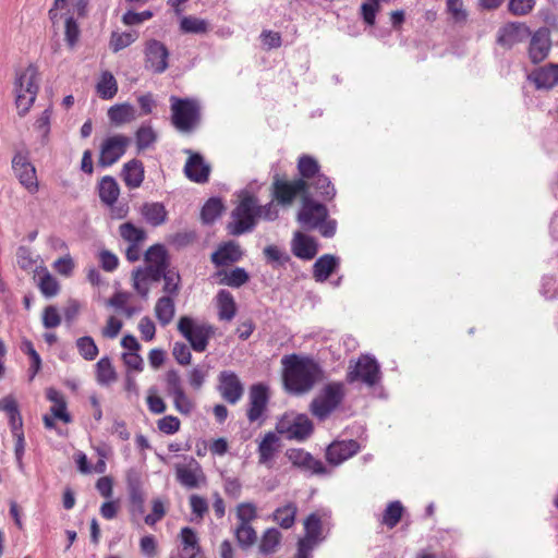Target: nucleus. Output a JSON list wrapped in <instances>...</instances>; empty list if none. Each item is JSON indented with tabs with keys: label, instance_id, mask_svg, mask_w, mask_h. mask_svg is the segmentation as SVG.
<instances>
[{
	"label": "nucleus",
	"instance_id": "11",
	"mask_svg": "<svg viewBox=\"0 0 558 558\" xmlns=\"http://www.w3.org/2000/svg\"><path fill=\"white\" fill-rule=\"evenodd\" d=\"M49 19L57 26L64 19V36L66 44L73 48L80 38V27L69 8L68 0H54L49 10Z\"/></svg>",
	"mask_w": 558,
	"mask_h": 558
},
{
	"label": "nucleus",
	"instance_id": "8",
	"mask_svg": "<svg viewBox=\"0 0 558 558\" xmlns=\"http://www.w3.org/2000/svg\"><path fill=\"white\" fill-rule=\"evenodd\" d=\"M344 396L343 385L331 383L326 385L311 403L312 414L320 421L326 420L341 403Z\"/></svg>",
	"mask_w": 558,
	"mask_h": 558
},
{
	"label": "nucleus",
	"instance_id": "39",
	"mask_svg": "<svg viewBox=\"0 0 558 558\" xmlns=\"http://www.w3.org/2000/svg\"><path fill=\"white\" fill-rule=\"evenodd\" d=\"M146 266L169 269V260L167 251L162 245L156 244L145 253Z\"/></svg>",
	"mask_w": 558,
	"mask_h": 558
},
{
	"label": "nucleus",
	"instance_id": "9",
	"mask_svg": "<svg viewBox=\"0 0 558 558\" xmlns=\"http://www.w3.org/2000/svg\"><path fill=\"white\" fill-rule=\"evenodd\" d=\"M165 384L167 396L172 399L174 410L182 415H191L196 403L186 393L179 372L169 369L165 374Z\"/></svg>",
	"mask_w": 558,
	"mask_h": 558
},
{
	"label": "nucleus",
	"instance_id": "37",
	"mask_svg": "<svg viewBox=\"0 0 558 558\" xmlns=\"http://www.w3.org/2000/svg\"><path fill=\"white\" fill-rule=\"evenodd\" d=\"M96 380L101 386H109L117 380L116 369L108 356L96 363Z\"/></svg>",
	"mask_w": 558,
	"mask_h": 558
},
{
	"label": "nucleus",
	"instance_id": "50",
	"mask_svg": "<svg viewBox=\"0 0 558 558\" xmlns=\"http://www.w3.org/2000/svg\"><path fill=\"white\" fill-rule=\"evenodd\" d=\"M223 205L218 198L208 199L202 208L201 217L204 223L214 222L222 213Z\"/></svg>",
	"mask_w": 558,
	"mask_h": 558
},
{
	"label": "nucleus",
	"instance_id": "19",
	"mask_svg": "<svg viewBox=\"0 0 558 558\" xmlns=\"http://www.w3.org/2000/svg\"><path fill=\"white\" fill-rule=\"evenodd\" d=\"M218 391L227 402L235 404L242 398L244 387L233 371H222L218 375Z\"/></svg>",
	"mask_w": 558,
	"mask_h": 558
},
{
	"label": "nucleus",
	"instance_id": "57",
	"mask_svg": "<svg viewBox=\"0 0 558 558\" xmlns=\"http://www.w3.org/2000/svg\"><path fill=\"white\" fill-rule=\"evenodd\" d=\"M257 517L256 507L251 502H242L236 507L239 524H251Z\"/></svg>",
	"mask_w": 558,
	"mask_h": 558
},
{
	"label": "nucleus",
	"instance_id": "58",
	"mask_svg": "<svg viewBox=\"0 0 558 558\" xmlns=\"http://www.w3.org/2000/svg\"><path fill=\"white\" fill-rule=\"evenodd\" d=\"M446 8L456 23H462L466 20L468 13L462 0H446Z\"/></svg>",
	"mask_w": 558,
	"mask_h": 558
},
{
	"label": "nucleus",
	"instance_id": "30",
	"mask_svg": "<svg viewBox=\"0 0 558 558\" xmlns=\"http://www.w3.org/2000/svg\"><path fill=\"white\" fill-rule=\"evenodd\" d=\"M292 252L296 257L308 260L317 254V244L314 239L296 232L292 241Z\"/></svg>",
	"mask_w": 558,
	"mask_h": 558
},
{
	"label": "nucleus",
	"instance_id": "15",
	"mask_svg": "<svg viewBox=\"0 0 558 558\" xmlns=\"http://www.w3.org/2000/svg\"><path fill=\"white\" fill-rule=\"evenodd\" d=\"M177 481L187 489L198 488L206 484V475L194 458H189L185 463L175 465Z\"/></svg>",
	"mask_w": 558,
	"mask_h": 558
},
{
	"label": "nucleus",
	"instance_id": "55",
	"mask_svg": "<svg viewBox=\"0 0 558 558\" xmlns=\"http://www.w3.org/2000/svg\"><path fill=\"white\" fill-rule=\"evenodd\" d=\"M235 537L239 545L244 548L252 546L257 539L256 532L251 524H239L235 529Z\"/></svg>",
	"mask_w": 558,
	"mask_h": 558
},
{
	"label": "nucleus",
	"instance_id": "10",
	"mask_svg": "<svg viewBox=\"0 0 558 558\" xmlns=\"http://www.w3.org/2000/svg\"><path fill=\"white\" fill-rule=\"evenodd\" d=\"M178 330L190 342L196 352H204L208 341L214 335V328L209 324H197L189 316H182L178 323Z\"/></svg>",
	"mask_w": 558,
	"mask_h": 558
},
{
	"label": "nucleus",
	"instance_id": "56",
	"mask_svg": "<svg viewBox=\"0 0 558 558\" xmlns=\"http://www.w3.org/2000/svg\"><path fill=\"white\" fill-rule=\"evenodd\" d=\"M189 504L191 507L192 514L195 515L197 520H202L204 515L208 512V501L206 498L193 494L189 498Z\"/></svg>",
	"mask_w": 558,
	"mask_h": 558
},
{
	"label": "nucleus",
	"instance_id": "20",
	"mask_svg": "<svg viewBox=\"0 0 558 558\" xmlns=\"http://www.w3.org/2000/svg\"><path fill=\"white\" fill-rule=\"evenodd\" d=\"M169 51L167 47L156 40L147 41L145 47V63L146 68L154 73H163L168 68Z\"/></svg>",
	"mask_w": 558,
	"mask_h": 558
},
{
	"label": "nucleus",
	"instance_id": "23",
	"mask_svg": "<svg viewBox=\"0 0 558 558\" xmlns=\"http://www.w3.org/2000/svg\"><path fill=\"white\" fill-rule=\"evenodd\" d=\"M280 449V439L274 432H268L258 444V463L268 469L272 468L274 460Z\"/></svg>",
	"mask_w": 558,
	"mask_h": 558
},
{
	"label": "nucleus",
	"instance_id": "42",
	"mask_svg": "<svg viewBox=\"0 0 558 558\" xmlns=\"http://www.w3.org/2000/svg\"><path fill=\"white\" fill-rule=\"evenodd\" d=\"M180 29L186 34H205L209 31V23L204 19L187 15L181 19Z\"/></svg>",
	"mask_w": 558,
	"mask_h": 558
},
{
	"label": "nucleus",
	"instance_id": "26",
	"mask_svg": "<svg viewBox=\"0 0 558 558\" xmlns=\"http://www.w3.org/2000/svg\"><path fill=\"white\" fill-rule=\"evenodd\" d=\"M529 80L532 81L538 89H549L558 84V64H548L534 70Z\"/></svg>",
	"mask_w": 558,
	"mask_h": 558
},
{
	"label": "nucleus",
	"instance_id": "3",
	"mask_svg": "<svg viewBox=\"0 0 558 558\" xmlns=\"http://www.w3.org/2000/svg\"><path fill=\"white\" fill-rule=\"evenodd\" d=\"M39 90V73L29 64L16 73L14 82L15 105L20 116H25L34 105Z\"/></svg>",
	"mask_w": 558,
	"mask_h": 558
},
{
	"label": "nucleus",
	"instance_id": "4",
	"mask_svg": "<svg viewBox=\"0 0 558 558\" xmlns=\"http://www.w3.org/2000/svg\"><path fill=\"white\" fill-rule=\"evenodd\" d=\"M257 198L243 191L240 194V202L231 214L232 221L228 225V231L232 235H241L254 229L257 222L256 217Z\"/></svg>",
	"mask_w": 558,
	"mask_h": 558
},
{
	"label": "nucleus",
	"instance_id": "27",
	"mask_svg": "<svg viewBox=\"0 0 558 558\" xmlns=\"http://www.w3.org/2000/svg\"><path fill=\"white\" fill-rule=\"evenodd\" d=\"M180 558H203L198 537L193 529L185 526L180 532Z\"/></svg>",
	"mask_w": 558,
	"mask_h": 558
},
{
	"label": "nucleus",
	"instance_id": "59",
	"mask_svg": "<svg viewBox=\"0 0 558 558\" xmlns=\"http://www.w3.org/2000/svg\"><path fill=\"white\" fill-rule=\"evenodd\" d=\"M248 280V275L243 268H234L228 272L222 282L229 287L239 288Z\"/></svg>",
	"mask_w": 558,
	"mask_h": 558
},
{
	"label": "nucleus",
	"instance_id": "21",
	"mask_svg": "<svg viewBox=\"0 0 558 558\" xmlns=\"http://www.w3.org/2000/svg\"><path fill=\"white\" fill-rule=\"evenodd\" d=\"M288 460L298 469L310 474L325 473V466L316 460L310 452L301 448H292L287 450Z\"/></svg>",
	"mask_w": 558,
	"mask_h": 558
},
{
	"label": "nucleus",
	"instance_id": "38",
	"mask_svg": "<svg viewBox=\"0 0 558 558\" xmlns=\"http://www.w3.org/2000/svg\"><path fill=\"white\" fill-rule=\"evenodd\" d=\"M142 215L151 226H160L167 219V210L160 203H146L143 205Z\"/></svg>",
	"mask_w": 558,
	"mask_h": 558
},
{
	"label": "nucleus",
	"instance_id": "52",
	"mask_svg": "<svg viewBox=\"0 0 558 558\" xmlns=\"http://www.w3.org/2000/svg\"><path fill=\"white\" fill-rule=\"evenodd\" d=\"M298 169L303 180L312 179L313 181L317 174H320L317 161L310 156L300 157Z\"/></svg>",
	"mask_w": 558,
	"mask_h": 558
},
{
	"label": "nucleus",
	"instance_id": "16",
	"mask_svg": "<svg viewBox=\"0 0 558 558\" xmlns=\"http://www.w3.org/2000/svg\"><path fill=\"white\" fill-rule=\"evenodd\" d=\"M98 194L100 201L111 208V216L121 219L128 213V207H114L120 195V186L117 180L111 175H105L98 183Z\"/></svg>",
	"mask_w": 558,
	"mask_h": 558
},
{
	"label": "nucleus",
	"instance_id": "2",
	"mask_svg": "<svg viewBox=\"0 0 558 558\" xmlns=\"http://www.w3.org/2000/svg\"><path fill=\"white\" fill-rule=\"evenodd\" d=\"M327 217L328 209L325 205L313 201L308 195L303 196L298 220L305 229H318L323 236H333L337 222L333 219L328 220Z\"/></svg>",
	"mask_w": 558,
	"mask_h": 558
},
{
	"label": "nucleus",
	"instance_id": "12",
	"mask_svg": "<svg viewBox=\"0 0 558 558\" xmlns=\"http://www.w3.org/2000/svg\"><path fill=\"white\" fill-rule=\"evenodd\" d=\"M131 138L124 134H113L106 137L99 147L98 165L110 167L119 161L131 144Z\"/></svg>",
	"mask_w": 558,
	"mask_h": 558
},
{
	"label": "nucleus",
	"instance_id": "48",
	"mask_svg": "<svg viewBox=\"0 0 558 558\" xmlns=\"http://www.w3.org/2000/svg\"><path fill=\"white\" fill-rule=\"evenodd\" d=\"M209 365L198 364L187 373V381L192 389L199 390L209 375Z\"/></svg>",
	"mask_w": 558,
	"mask_h": 558
},
{
	"label": "nucleus",
	"instance_id": "28",
	"mask_svg": "<svg viewBox=\"0 0 558 558\" xmlns=\"http://www.w3.org/2000/svg\"><path fill=\"white\" fill-rule=\"evenodd\" d=\"M121 177L129 189L140 187L145 178L143 162L138 159L128 161L122 168Z\"/></svg>",
	"mask_w": 558,
	"mask_h": 558
},
{
	"label": "nucleus",
	"instance_id": "43",
	"mask_svg": "<svg viewBox=\"0 0 558 558\" xmlns=\"http://www.w3.org/2000/svg\"><path fill=\"white\" fill-rule=\"evenodd\" d=\"M308 186H312L317 195L325 201H331L336 196V189L329 178L324 174H317Z\"/></svg>",
	"mask_w": 558,
	"mask_h": 558
},
{
	"label": "nucleus",
	"instance_id": "24",
	"mask_svg": "<svg viewBox=\"0 0 558 558\" xmlns=\"http://www.w3.org/2000/svg\"><path fill=\"white\" fill-rule=\"evenodd\" d=\"M190 157L184 166L185 175L193 182L205 183L208 181L210 166L205 162L204 158L197 154L186 150Z\"/></svg>",
	"mask_w": 558,
	"mask_h": 558
},
{
	"label": "nucleus",
	"instance_id": "44",
	"mask_svg": "<svg viewBox=\"0 0 558 558\" xmlns=\"http://www.w3.org/2000/svg\"><path fill=\"white\" fill-rule=\"evenodd\" d=\"M296 511L295 504L289 502L275 511L274 519L281 527L290 529L294 524Z\"/></svg>",
	"mask_w": 558,
	"mask_h": 558
},
{
	"label": "nucleus",
	"instance_id": "29",
	"mask_svg": "<svg viewBox=\"0 0 558 558\" xmlns=\"http://www.w3.org/2000/svg\"><path fill=\"white\" fill-rule=\"evenodd\" d=\"M527 27L523 23H508L499 29L498 43L502 46L511 47L521 41L527 34Z\"/></svg>",
	"mask_w": 558,
	"mask_h": 558
},
{
	"label": "nucleus",
	"instance_id": "36",
	"mask_svg": "<svg viewBox=\"0 0 558 558\" xmlns=\"http://www.w3.org/2000/svg\"><path fill=\"white\" fill-rule=\"evenodd\" d=\"M36 274L39 278L38 288L46 298H52L59 293L60 286L57 279L47 270L46 267H36Z\"/></svg>",
	"mask_w": 558,
	"mask_h": 558
},
{
	"label": "nucleus",
	"instance_id": "25",
	"mask_svg": "<svg viewBox=\"0 0 558 558\" xmlns=\"http://www.w3.org/2000/svg\"><path fill=\"white\" fill-rule=\"evenodd\" d=\"M550 49V38L547 29L542 28L534 33L530 43V58L534 63L543 61Z\"/></svg>",
	"mask_w": 558,
	"mask_h": 558
},
{
	"label": "nucleus",
	"instance_id": "46",
	"mask_svg": "<svg viewBox=\"0 0 558 558\" xmlns=\"http://www.w3.org/2000/svg\"><path fill=\"white\" fill-rule=\"evenodd\" d=\"M75 344L80 355L86 361H94L99 353L97 344L89 336L80 337Z\"/></svg>",
	"mask_w": 558,
	"mask_h": 558
},
{
	"label": "nucleus",
	"instance_id": "60",
	"mask_svg": "<svg viewBox=\"0 0 558 558\" xmlns=\"http://www.w3.org/2000/svg\"><path fill=\"white\" fill-rule=\"evenodd\" d=\"M133 288L144 299L147 298L150 289V281L144 276V274L137 268L132 274Z\"/></svg>",
	"mask_w": 558,
	"mask_h": 558
},
{
	"label": "nucleus",
	"instance_id": "47",
	"mask_svg": "<svg viewBox=\"0 0 558 558\" xmlns=\"http://www.w3.org/2000/svg\"><path fill=\"white\" fill-rule=\"evenodd\" d=\"M403 507L400 501H391L385 509L381 518V524L389 529L395 527L401 520Z\"/></svg>",
	"mask_w": 558,
	"mask_h": 558
},
{
	"label": "nucleus",
	"instance_id": "17",
	"mask_svg": "<svg viewBox=\"0 0 558 558\" xmlns=\"http://www.w3.org/2000/svg\"><path fill=\"white\" fill-rule=\"evenodd\" d=\"M269 401L268 387L255 384L250 388L247 418L251 423L264 421V414Z\"/></svg>",
	"mask_w": 558,
	"mask_h": 558
},
{
	"label": "nucleus",
	"instance_id": "14",
	"mask_svg": "<svg viewBox=\"0 0 558 558\" xmlns=\"http://www.w3.org/2000/svg\"><path fill=\"white\" fill-rule=\"evenodd\" d=\"M305 535L299 539L298 551L311 558L312 550L325 538L323 535L322 517L311 513L304 521Z\"/></svg>",
	"mask_w": 558,
	"mask_h": 558
},
{
	"label": "nucleus",
	"instance_id": "18",
	"mask_svg": "<svg viewBox=\"0 0 558 558\" xmlns=\"http://www.w3.org/2000/svg\"><path fill=\"white\" fill-rule=\"evenodd\" d=\"M308 183L303 179L294 181H284L278 178L272 183V196L282 205H288L293 202L295 196L301 193H306Z\"/></svg>",
	"mask_w": 558,
	"mask_h": 558
},
{
	"label": "nucleus",
	"instance_id": "6",
	"mask_svg": "<svg viewBox=\"0 0 558 558\" xmlns=\"http://www.w3.org/2000/svg\"><path fill=\"white\" fill-rule=\"evenodd\" d=\"M381 380L380 365L371 354H362L357 360L350 361L347 381L353 384L361 381L373 387Z\"/></svg>",
	"mask_w": 558,
	"mask_h": 558
},
{
	"label": "nucleus",
	"instance_id": "5",
	"mask_svg": "<svg viewBox=\"0 0 558 558\" xmlns=\"http://www.w3.org/2000/svg\"><path fill=\"white\" fill-rule=\"evenodd\" d=\"M172 124L181 132L192 131L199 122L201 107L196 99L170 97Z\"/></svg>",
	"mask_w": 558,
	"mask_h": 558
},
{
	"label": "nucleus",
	"instance_id": "61",
	"mask_svg": "<svg viewBox=\"0 0 558 558\" xmlns=\"http://www.w3.org/2000/svg\"><path fill=\"white\" fill-rule=\"evenodd\" d=\"M166 514L165 502L160 498H155L151 502V513L145 517L147 525H154L159 522Z\"/></svg>",
	"mask_w": 558,
	"mask_h": 558
},
{
	"label": "nucleus",
	"instance_id": "32",
	"mask_svg": "<svg viewBox=\"0 0 558 558\" xmlns=\"http://www.w3.org/2000/svg\"><path fill=\"white\" fill-rule=\"evenodd\" d=\"M175 298L170 295L160 296L155 304L154 313L158 320V323L166 327L168 326L174 318L175 315Z\"/></svg>",
	"mask_w": 558,
	"mask_h": 558
},
{
	"label": "nucleus",
	"instance_id": "54",
	"mask_svg": "<svg viewBox=\"0 0 558 558\" xmlns=\"http://www.w3.org/2000/svg\"><path fill=\"white\" fill-rule=\"evenodd\" d=\"M121 236L130 244H140L146 238L145 231L130 222L120 226Z\"/></svg>",
	"mask_w": 558,
	"mask_h": 558
},
{
	"label": "nucleus",
	"instance_id": "53",
	"mask_svg": "<svg viewBox=\"0 0 558 558\" xmlns=\"http://www.w3.org/2000/svg\"><path fill=\"white\" fill-rule=\"evenodd\" d=\"M163 288L165 295L175 298L179 294L181 286V277L178 271L168 269L163 276Z\"/></svg>",
	"mask_w": 558,
	"mask_h": 558
},
{
	"label": "nucleus",
	"instance_id": "31",
	"mask_svg": "<svg viewBox=\"0 0 558 558\" xmlns=\"http://www.w3.org/2000/svg\"><path fill=\"white\" fill-rule=\"evenodd\" d=\"M241 257L242 251L240 245L234 242H228L211 254V262L216 266H226L238 262Z\"/></svg>",
	"mask_w": 558,
	"mask_h": 558
},
{
	"label": "nucleus",
	"instance_id": "62",
	"mask_svg": "<svg viewBox=\"0 0 558 558\" xmlns=\"http://www.w3.org/2000/svg\"><path fill=\"white\" fill-rule=\"evenodd\" d=\"M158 429L166 435L179 432L181 422L177 416L166 415L157 422Z\"/></svg>",
	"mask_w": 558,
	"mask_h": 558
},
{
	"label": "nucleus",
	"instance_id": "13",
	"mask_svg": "<svg viewBox=\"0 0 558 558\" xmlns=\"http://www.w3.org/2000/svg\"><path fill=\"white\" fill-rule=\"evenodd\" d=\"M12 169L20 184L31 194L39 191V182L35 166L26 153L17 151L12 158Z\"/></svg>",
	"mask_w": 558,
	"mask_h": 558
},
{
	"label": "nucleus",
	"instance_id": "51",
	"mask_svg": "<svg viewBox=\"0 0 558 558\" xmlns=\"http://www.w3.org/2000/svg\"><path fill=\"white\" fill-rule=\"evenodd\" d=\"M136 145L140 150L146 149L151 146L156 140L157 134L149 124H143L135 133Z\"/></svg>",
	"mask_w": 558,
	"mask_h": 558
},
{
	"label": "nucleus",
	"instance_id": "34",
	"mask_svg": "<svg viewBox=\"0 0 558 558\" xmlns=\"http://www.w3.org/2000/svg\"><path fill=\"white\" fill-rule=\"evenodd\" d=\"M216 299L219 319L227 322L233 319L236 313V305L232 294L227 290H220Z\"/></svg>",
	"mask_w": 558,
	"mask_h": 558
},
{
	"label": "nucleus",
	"instance_id": "22",
	"mask_svg": "<svg viewBox=\"0 0 558 558\" xmlns=\"http://www.w3.org/2000/svg\"><path fill=\"white\" fill-rule=\"evenodd\" d=\"M360 451V445L356 440H341L330 444L326 451L327 460L335 465H339Z\"/></svg>",
	"mask_w": 558,
	"mask_h": 558
},
{
	"label": "nucleus",
	"instance_id": "1",
	"mask_svg": "<svg viewBox=\"0 0 558 558\" xmlns=\"http://www.w3.org/2000/svg\"><path fill=\"white\" fill-rule=\"evenodd\" d=\"M281 363L287 390L298 395L310 391L322 373L319 365L307 356L286 355Z\"/></svg>",
	"mask_w": 558,
	"mask_h": 558
},
{
	"label": "nucleus",
	"instance_id": "7",
	"mask_svg": "<svg viewBox=\"0 0 558 558\" xmlns=\"http://www.w3.org/2000/svg\"><path fill=\"white\" fill-rule=\"evenodd\" d=\"M313 429V423L306 414L293 411L284 413L276 424L277 433L289 440L304 441L312 435Z\"/></svg>",
	"mask_w": 558,
	"mask_h": 558
},
{
	"label": "nucleus",
	"instance_id": "35",
	"mask_svg": "<svg viewBox=\"0 0 558 558\" xmlns=\"http://www.w3.org/2000/svg\"><path fill=\"white\" fill-rule=\"evenodd\" d=\"M108 118L116 125L131 122L136 119L135 108L128 102L114 105L109 108Z\"/></svg>",
	"mask_w": 558,
	"mask_h": 558
},
{
	"label": "nucleus",
	"instance_id": "41",
	"mask_svg": "<svg viewBox=\"0 0 558 558\" xmlns=\"http://www.w3.org/2000/svg\"><path fill=\"white\" fill-rule=\"evenodd\" d=\"M128 490L132 511L143 514L145 510V493L142 488L140 481H129Z\"/></svg>",
	"mask_w": 558,
	"mask_h": 558
},
{
	"label": "nucleus",
	"instance_id": "64",
	"mask_svg": "<svg viewBox=\"0 0 558 558\" xmlns=\"http://www.w3.org/2000/svg\"><path fill=\"white\" fill-rule=\"evenodd\" d=\"M379 10V0H367V2L362 3L361 5V14L364 22L367 25H374L376 13Z\"/></svg>",
	"mask_w": 558,
	"mask_h": 558
},
{
	"label": "nucleus",
	"instance_id": "45",
	"mask_svg": "<svg viewBox=\"0 0 558 558\" xmlns=\"http://www.w3.org/2000/svg\"><path fill=\"white\" fill-rule=\"evenodd\" d=\"M138 38V33L135 31L118 33L113 32L110 37V49L113 52H118L130 45H132Z\"/></svg>",
	"mask_w": 558,
	"mask_h": 558
},
{
	"label": "nucleus",
	"instance_id": "63",
	"mask_svg": "<svg viewBox=\"0 0 558 558\" xmlns=\"http://www.w3.org/2000/svg\"><path fill=\"white\" fill-rule=\"evenodd\" d=\"M535 7V0H509L508 9L513 15H526Z\"/></svg>",
	"mask_w": 558,
	"mask_h": 558
},
{
	"label": "nucleus",
	"instance_id": "33",
	"mask_svg": "<svg viewBox=\"0 0 558 558\" xmlns=\"http://www.w3.org/2000/svg\"><path fill=\"white\" fill-rule=\"evenodd\" d=\"M339 265V258L331 255L325 254L317 258L313 266V275L316 281L324 282L333 272Z\"/></svg>",
	"mask_w": 558,
	"mask_h": 558
},
{
	"label": "nucleus",
	"instance_id": "49",
	"mask_svg": "<svg viewBox=\"0 0 558 558\" xmlns=\"http://www.w3.org/2000/svg\"><path fill=\"white\" fill-rule=\"evenodd\" d=\"M281 541V533L279 530L271 527L265 531L260 544L259 550L263 554H271L276 550Z\"/></svg>",
	"mask_w": 558,
	"mask_h": 558
},
{
	"label": "nucleus",
	"instance_id": "40",
	"mask_svg": "<svg viewBox=\"0 0 558 558\" xmlns=\"http://www.w3.org/2000/svg\"><path fill=\"white\" fill-rule=\"evenodd\" d=\"M97 93L102 99H112L118 92V83L112 73L104 71L96 86Z\"/></svg>",
	"mask_w": 558,
	"mask_h": 558
}]
</instances>
